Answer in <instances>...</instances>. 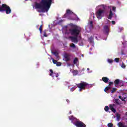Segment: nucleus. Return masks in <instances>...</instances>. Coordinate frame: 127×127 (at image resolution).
Instances as JSON below:
<instances>
[{
  "instance_id": "1",
  "label": "nucleus",
  "mask_w": 127,
  "mask_h": 127,
  "mask_svg": "<svg viewBox=\"0 0 127 127\" xmlns=\"http://www.w3.org/2000/svg\"><path fill=\"white\" fill-rule=\"evenodd\" d=\"M53 0H41L40 3L36 2L35 4V8H39L41 9V11H38L39 12H47L51 4H52V1Z\"/></svg>"
},
{
  "instance_id": "2",
  "label": "nucleus",
  "mask_w": 127,
  "mask_h": 127,
  "mask_svg": "<svg viewBox=\"0 0 127 127\" xmlns=\"http://www.w3.org/2000/svg\"><path fill=\"white\" fill-rule=\"evenodd\" d=\"M69 120L71 121L72 124H73L75 127H86V125L83 122L80 121L78 119L76 118L71 116L69 117Z\"/></svg>"
},
{
  "instance_id": "3",
  "label": "nucleus",
  "mask_w": 127,
  "mask_h": 127,
  "mask_svg": "<svg viewBox=\"0 0 127 127\" xmlns=\"http://www.w3.org/2000/svg\"><path fill=\"white\" fill-rule=\"evenodd\" d=\"M69 31L72 36H78L81 32V28L76 26L74 28L70 29Z\"/></svg>"
},
{
  "instance_id": "4",
  "label": "nucleus",
  "mask_w": 127,
  "mask_h": 127,
  "mask_svg": "<svg viewBox=\"0 0 127 127\" xmlns=\"http://www.w3.org/2000/svg\"><path fill=\"white\" fill-rule=\"evenodd\" d=\"M4 11H5L6 14H9L11 13V9L6 4H2L0 6V12H4Z\"/></svg>"
},
{
  "instance_id": "5",
  "label": "nucleus",
  "mask_w": 127,
  "mask_h": 127,
  "mask_svg": "<svg viewBox=\"0 0 127 127\" xmlns=\"http://www.w3.org/2000/svg\"><path fill=\"white\" fill-rule=\"evenodd\" d=\"M77 88H79V92H81L82 90H86V87L89 86V84L86 82L81 81V83L76 84Z\"/></svg>"
},
{
  "instance_id": "6",
  "label": "nucleus",
  "mask_w": 127,
  "mask_h": 127,
  "mask_svg": "<svg viewBox=\"0 0 127 127\" xmlns=\"http://www.w3.org/2000/svg\"><path fill=\"white\" fill-rule=\"evenodd\" d=\"M70 14H74V12L72 11L70 9H67L66 13L64 14L63 18H68V19H71V20H74V18H69V15Z\"/></svg>"
},
{
  "instance_id": "7",
  "label": "nucleus",
  "mask_w": 127,
  "mask_h": 127,
  "mask_svg": "<svg viewBox=\"0 0 127 127\" xmlns=\"http://www.w3.org/2000/svg\"><path fill=\"white\" fill-rule=\"evenodd\" d=\"M105 11L104 10L100 9L96 12V16L99 19H101L104 15Z\"/></svg>"
},
{
  "instance_id": "8",
  "label": "nucleus",
  "mask_w": 127,
  "mask_h": 127,
  "mask_svg": "<svg viewBox=\"0 0 127 127\" xmlns=\"http://www.w3.org/2000/svg\"><path fill=\"white\" fill-rule=\"evenodd\" d=\"M70 56H71L69 54L65 53L64 54V58L65 59V61L66 62H68V61H70V60H71V58H70Z\"/></svg>"
},
{
  "instance_id": "9",
  "label": "nucleus",
  "mask_w": 127,
  "mask_h": 127,
  "mask_svg": "<svg viewBox=\"0 0 127 127\" xmlns=\"http://www.w3.org/2000/svg\"><path fill=\"white\" fill-rule=\"evenodd\" d=\"M115 107H116V104H110L109 105L110 109L113 112V113H116L117 110L115 109Z\"/></svg>"
},
{
  "instance_id": "10",
  "label": "nucleus",
  "mask_w": 127,
  "mask_h": 127,
  "mask_svg": "<svg viewBox=\"0 0 127 127\" xmlns=\"http://www.w3.org/2000/svg\"><path fill=\"white\" fill-rule=\"evenodd\" d=\"M72 42H78V36H71L70 37Z\"/></svg>"
},
{
  "instance_id": "11",
  "label": "nucleus",
  "mask_w": 127,
  "mask_h": 127,
  "mask_svg": "<svg viewBox=\"0 0 127 127\" xmlns=\"http://www.w3.org/2000/svg\"><path fill=\"white\" fill-rule=\"evenodd\" d=\"M122 83V81H120V79H117L114 81L115 86L118 87V85L121 84Z\"/></svg>"
},
{
  "instance_id": "12",
  "label": "nucleus",
  "mask_w": 127,
  "mask_h": 127,
  "mask_svg": "<svg viewBox=\"0 0 127 127\" xmlns=\"http://www.w3.org/2000/svg\"><path fill=\"white\" fill-rule=\"evenodd\" d=\"M110 79H109V78L107 77H103L102 78V81H103L104 83H106V84L108 83Z\"/></svg>"
},
{
  "instance_id": "13",
  "label": "nucleus",
  "mask_w": 127,
  "mask_h": 127,
  "mask_svg": "<svg viewBox=\"0 0 127 127\" xmlns=\"http://www.w3.org/2000/svg\"><path fill=\"white\" fill-rule=\"evenodd\" d=\"M104 29L106 32V33L108 35L109 34V26H108V25H106L104 27Z\"/></svg>"
},
{
  "instance_id": "14",
  "label": "nucleus",
  "mask_w": 127,
  "mask_h": 127,
  "mask_svg": "<svg viewBox=\"0 0 127 127\" xmlns=\"http://www.w3.org/2000/svg\"><path fill=\"white\" fill-rule=\"evenodd\" d=\"M113 14L114 13H113V11H112V9H110L109 15L108 16V19H112Z\"/></svg>"
},
{
  "instance_id": "15",
  "label": "nucleus",
  "mask_w": 127,
  "mask_h": 127,
  "mask_svg": "<svg viewBox=\"0 0 127 127\" xmlns=\"http://www.w3.org/2000/svg\"><path fill=\"white\" fill-rule=\"evenodd\" d=\"M114 103L116 105H121V100H120L119 99H115L114 100Z\"/></svg>"
},
{
  "instance_id": "16",
  "label": "nucleus",
  "mask_w": 127,
  "mask_h": 127,
  "mask_svg": "<svg viewBox=\"0 0 127 127\" xmlns=\"http://www.w3.org/2000/svg\"><path fill=\"white\" fill-rule=\"evenodd\" d=\"M118 126L119 127H127V126L125 125L124 124V123H122V122H119L118 124Z\"/></svg>"
},
{
  "instance_id": "17",
  "label": "nucleus",
  "mask_w": 127,
  "mask_h": 127,
  "mask_svg": "<svg viewBox=\"0 0 127 127\" xmlns=\"http://www.w3.org/2000/svg\"><path fill=\"white\" fill-rule=\"evenodd\" d=\"M79 73V72L77 70H74L72 71V74L73 76H76V75H78Z\"/></svg>"
},
{
  "instance_id": "18",
  "label": "nucleus",
  "mask_w": 127,
  "mask_h": 127,
  "mask_svg": "<svg viewBox=\"0 0 127 127\" xmlns=\"http://www.w3.org/2000/svg\"><path fill=\"white\" fill-rule=\"evenodd\" d=\"M110 89H111V87L110 86H107L105 89H104V91L107 93V91H109V90H110Z\"/></svg>"
},
{
  "instance_id": "19",
  "label": "nucleus",
  "mask_w": 127,
  "mask_h": 127,
  "mask_svg": "<svg viewBox=\"0 0 127 127\" xmlns=\"http://www.w3.org/2000/svg\"><path fill=\"white\" fill-rule=\"evenodd\" d=\"M78 58H75L73 60V64H77V62H78Z\"/></svg>"
},
{
  "instance_id": "20",
  "label": "nucleus",
  "mask_w": 127,
  "mask_h": 127,
  "mask_svg": "<svg viewBox=\"0 0 127 127\" xmlns=\"http://www.w3.org/2000/svg\"><path fill=\"white\" fill-rule=\"evenodd\" d=\"M52 77H59V74H58V73H54V74H53V75H52Z\"/></svg>"
},
{
  "instance_id": "21",
  "label": "nucleus",
  "mask_w": 127,
  "mask_h": 127,
  "mask_svg": "<svg viewBox=\"0 0 127 127\" xmlns=\"http://www.w3.org/2000/svg\"><path fill=\"white\" fill-rule=\"evenodd\" d=\"M116 91H117V88L115 87L113 88V89L111 90L112 94H113V93H115Z\"/></svg>"
},
{
  "instance_id": "22",
  "label": "nucleus",
  "mask_w": 127,
  "mask_h": 127,
  "mask_svg": "<svg viewBox=\"0 0 127 127\" xmlns=\"http://www.w3.org/2000/svg\"><path fill=\"white\" fill-rule=\"evenodd\" d=\"M54 74V72H53V70L52 69L50 70V76H52Z\"/></svg>"
},
{
  "instance_id": "23",
  "label": "nucleus",
  "mask_w": 127,
  "mask_h": 127,
  "mask_svg": "<svg viewBox=\"0 0 127 127\" xmlns=\"http://www.w3.org/2000/svg\"><path fill=\"white\" fill-rule=\"evenodd\" d=\"M39 30H40V33H42V25H41L39 28Z\"/></svg>"
},
{
  "instance_id": "24",
  "label": "nucleus",
  "mask_w": 127,
  "mask_h": 127,
  "mask_svg": "<svg viewBox=\"0 0 127 127\" xmlns=\"http://www.w3.org/2000/svg\"><path fill=\"white\" fill-rule=\"evenodd\" d=\"M104 110L105 112H109V106H105Z\"/></svg>"
},
{
  "instance_id": "25",
  "label": "nucleus",
  "mask_w": 127,
  "mask_h": 127,
  "mask_svg": "<svg viewBox=\"0 0 127 127\" xmlns=\"http://www.w3.org/2000/svg\"><path fill=\"white\" fill-rule=\"evenodd\" d=\"M108 86L109 87H111V86H114V82L111 81L109 82Z\"/></svg>"
},
{
  "instance_id": "26",
  "label": "nucleus",
  "mask_w": 127,
  "mask_h": 127,
  "mask_svg": "<svg viewBox=\"0 0 127 127\" xmlns=\"http://www.w3.org/2000/svg\"><path fill=\"white\" fill-rule=\"evenodd\" d=\"M107 126L108 127H114V124H113V123H109L107 125Z\"/></svg>"
},
{
  "instance_id": "27",
  "label": "nucleus",
  "mask_w": 127,
  "mask_h": 127,
  "mask_svg": "<svg viewBox=\"0 0 127 127\" xmlns=\"http://www.w3.org/2000/svg\"><path fill=\"white\" fill-rule=\"evenodd\" d=\"M57 66H61V65H62V64H61V62H57L56 64Z\"/></svg>"
},
{
  "instance_id": "28",
  "label": "nucleus",
  "mask_w": 127,
  "mask_h": 127,
  "mask_svg": "<svg viewBox=\"0 0 127 127\" xmlns=\"http://www.w3.org/2000/svg\"><path fill=\"white\" fill-rule=\"evenodd\" d=\"M94 38H93V37L91 36L90 38H89V40L90 42H93V39Z\"/></svg>"
},
{
  "instance_id": "29",
  "label": "nucleus",
  "mask_w": 127,
  "mask_h": 127,
  "mask_svg": "<svg viewBox=\"0 0 127 127\" xmlns=\"http://www.w3.org/2000/svg\"><path fill=\"white\" fill-rule=\"evenodd\" d=\"M115 61L117 63H118V62H119L120 61V59L119 58H115Z\"/></svg>"
},
{
  "instance_id": "30",
  "label": "nucleus",
  "mask_w": 127,
  "mask_h": 127,
  "mask_svg": "<svg viewBox=\"0 0 127 127\" xmlns=\"http://www.w3.org/2000/svg\"><path fill=\"white\" fill-rule=\"evenodd\" d=\"M70 47H72V48H76V45H75V44L72 43L71 44Z\"/></svg>"
},
{
  "instance_id": "31",
  "label": "nucleus",
  "mask_w": 127,
  "mask_h": 127,
  "mask_svg": "<svg viewBox=\"0 0 127 127\" xmlns=\"http://www.w3.org/2000/svg\"><path fill=\"white\" fill-rule=\"evenodd\" d=\"M113 60H112V59H108V63H113Z\"/></svg>"
},
{
  "instance_id": "32",
  "label": "nucleus",
  "mask_w": 127,
  "mask_h": 127,
  "mask_svg": "<svg viewBox=\"0 0 127 127\" xmlns=\"http://www.w3.org/2000/svg\"><path fill=\"white\" fill-rule=\"evenodd\" d=\"M127 99V98H126V97H124V98H122L121 99V100H122V101H123V102H126V99Z\"/></svg>"
},
{
  "instance_id": "33",
  "label": "nucleus",
  "mask_w": 127,
  "mask_h": 127,
  "mask_svg": "<svg viewBox=\"0 0 127 127\" xmlns=\"http://www.w3.org/2000/svg\"><path fill=\"white\" fill-rule=\"evenodd\" d=\"M117 118L118 120H120V119H121V115L117 114Z\"/></svg>"
},
{
  "instance_id": "34",
  "label": "nucleus",
  "mask_w": 127,
  "mask_h": 127,
  "mask_svg": "<svg viewBox=\"0 0 127 127\" xmlns=\"http://www.w3.org/2000/svg\"><path fill=\"white\" fill-rule=\"evenodd\" d=\"M57 61H56V60H54V59H53V63L54 64H57Z\"/></svg>"
},
{
  "instance_id": "35",
  "label": "nucleus",
  "mask_w": 127,
  "mask_h": 127,
  "mask_svg": "<svg viewBox=\"0 0 127 127\" xmlns=\"http://www.w3.org/2000/svg\"><path fill=\"white\" fill-rule=\"evenodd\" d=\"M116 8H117L116 7L112 6V10H113V11H116Z\"/></svg>"
},
{
  "instance_id": "36",
  "label": "nucleus",
  "mask_w": 127,
  "mask_h": 127,
  "mask_svg": "<svg viewBox=\"0 0 127 127\" xmlns=\"http://www.w3.org/2000/svg\"><path fill=\"white\" fill-rule=\"evenodd\" d=\"M54 55H55V56H56V57H58V53H57V52H55L53 53Z\"/></svg>"
},
{
  "instance_id": "37",
  "label": "nucleus",
  "mask_w": 127,
  "mask_h": 127,
  "mask_svg": "<svg viewBox=\"0 0 127 127\" xmlns=\"http://www.w3.org/2000/svg\"><path fill=\"white\" fill-rule=\"evenodd\" d=\"M44 36L45 37H47V36H48V35H47V34H46V32H44Z\"/></svg>"
},
{
  "instance_id": "38",
  "label": "nucleus",
  "mask_w": 127,
  "mask_h": 127,
  "mask_svg": "<svg viewBox=\"0 0 127 127\" xmlns=\"http://www.w3.org/2000/svg\"><path fill=\"white\" fill-rule=\"evenodd\" d=\"M126 67V64H124V63L122 64V67L125 68Z\"/></svg>"
},
{
  "instance_id": "39",
  "label": "nucleus",
  "mask_w": 127,
  "mask_h": 127,
  "mask_svg": "<svg viewBox=\"0 0 127 127\" xmlns=\"http://www.w3.org/2000/svg\"><path fill=\"white\" fill-rule=\"evenodd\" d=\"M119 85L122 86H124V83H123V81H122V83L121 84H119Z\"/></svg>"
},
{
  "instance_id": "40",
  "label": "nucleus",
  "mask_w": 127,
  "mask_h": 127,
  "mask_svg": "<svg viewBox=\"0 0 127 127\" xmlns=\"http://www.w3.org/2000/svg\"><path fill=\"white\" fill-rule=\"evenodd\" d=\"M74 90H75V88H74V87H72V88L70 89V91L71 92H73Z\"/></svg>"
},
{
  "instance_id": "41",
  "label": "nucleus",
  "mask_w": 127,
  "mask_h": 127,
  "mask_svg": "<svg viewBox=\"0 0 127 127\" xmlns=\"http://www.w3.org/2000/svg\"><path fill=\"white\" fill-rule=\"evenodd\" d=\"M112 24H116V21H112Z\"/></svg>"
},
{
  "instance_id": "42",
  "label": "nucleus",
  "mask_w": 127,
  "mask_h": 127,
  "mask_svg": "<svg viewBox=\"0 0 127 127\" xmlns=\"http://www.w3.org/2000/svg\"><path fill=\"white\" fill-rule=\"evenodd\" d=\"M93 25L92 24L90 25V28H93Z\"/></svg>"
},
{
  "instance_id": "43",
  "label": "nucleus",
  "mask_w": 127,
  "mask_h": 127,
  "mask_svg": "<svg viewBox=\"0 0 127 127\" xmlns=\"http://www.w3.org/2000/svg\"><path fill=\"white\" fill-rule=\"evenodd\" d=\"M90 25H91V24H93V21H90Z\"/></svg>"
},
{
  "instance_id": "44",
  "label": "nucleus",
  "mask_w": 127,
  "mask_h": 127,
  "mask_svg": "<svg viewBox=\"0 0 127 127\" xmlns=\"http://www.w3.org/2000/svg\"><path fill=\"white\" fill-rule=\"evenodd\" d=\"M119 99H120V100H121V99H122V96H119Z\"/></svg>"
},
{
  "instance_id": "45",
  "label": "nucleus",
  "mask_w": 127,
  "mask_h": 127,
  "mask_svg": "<svg viewBox=\"0 0 127 127\" xmlns=\"http://www.w3.org/2000/svg\"><path fill=\"white\" fill-rule=\"evenodd\" d=\"M87 70H88V71H90V68H87Z\"/></svg>"
},
{
  "instance_id": "46",
  "label": "nucleus",
  "mask_w": 127,
  "mask_h": 127,
  "mask_svg": "<svg viewBox=\"0 0 127 127\" xmlns=\"http://www.w3.org/2000/svg\"><path fill=\"white\" fill-rule=\"evenodd\" d=\"M82 71H84V70H85V69L83 68V69H82Z\"/></svg>"
},
{
  "instance_id": "47",
  "label": "nucleus",
  "mask_w": 127,
  "mask_h": 127,
  "mask_svg": "<svg viewBox=\"0 0 127 127\" xmlns=\"http://www.w3.org/2000/svg\"><path fill=\"white\" fill-rule=\"evenodd\" d=\"M123 45H124L125 44L124 43V42L122 43Z\"/></svg>"
},
{
  "instance_id": "48",
  "label": "nucleus",
  "mask_w": 127,
  "mask_h": 127,
  "mask_svg": "<svg viewBox=\"0 0 127 127\" xmlns=\"http://www.w3.org/2000/svg\"><path fill=\"white\" fill-rule=\"evenodd\" d=\"M66 101H67V102H69V100H66Z\"/></svg>"
},
{
  "instance_id": "49",
  "label": "nucleus",
  "mask_w": 127,
  "mask_h": 127,
  "mask_svg": "<svg viewBox=\"0 0 127 127\" xmlns=\"http://www.w3.org/2000/svg\"><path fill=\"white\" fill-rule=\"evenodd\" d=\"M62 21H63V20H61V21H60V22H62Z\"/></svg>"
},
{
  "instance_id": "50",
  "label": "nucleus",
  "mask_w": 127,
  "mask_h": 127,
  "mask_svg": "<svg viewBox=\"0 0 127 127\" xmlns=\"http://www.w3.org/2000/svg\"><path fill=\"white\" fill-rule=\"evenodd\" d=\"M96 39H98V37H96Z\"/></svg>"
},
{
  "instance_id": "51",
  "label": "nucleus",
  "mask_w": 127,
  "mask_h": 127,
  "mask_svg": "<svg viewBox=\"0 0 127 127\" xmlns=\"http://www.w3.org/2000/svg\"><path fill=\"white\" fill-rule=\"evenodd\" d=\"M125 43H127V41H126V42H125Z\"/></svg>"
},
{
  "instance_id": "52",
  "label": "nucleus",
  "mask_w": 127,
  "mask_h": 127,
  "mask_svg": "<svg viewBox=\"0 0 127 127\" xmlns=\"http://www.w3.org/2000/svg\"><path fill=\"white\" fill-rule=\"evenodd\" d=\"M0 3H1V2L0 1Z\"/></svg>"
},
{
  "instance_id": "53",
  "label": "nucleus",
  "mask_w": 127,
  "mask_h": 127,
  "mask_svg": "<svg viewBox=\"0 0 127 127\" xmlns=\"http://www.w3.org/2000/svg\"><path fill=\"white\" fill-rule=\"evenodd\" d=\"M69 114H71V112H70L69 113Z\"/></svg>"
},
{
  "instance_id": "54",
  "label": "nucleus",
  "mask_w": 127,
  "mask_h": 127,
  "mask_svg": "<svg viewBox=\"0 0 127 127\" xmlns=\"http://www.w3.org/2000/svg\"><path fill=\"white\" fill-rule=\"evenodd\" d=\"M123 39L125 40V38H123Z\"/></svg>"
},
{
  "instance_id": "55",
  "label": "nucleus",
  "mask_w": 127,
  "mask_h": 127,
  "mask_svg": "<svg viewBox=\"0 0 127 127\" xmlns=\"http://www.w3.org/2000/svg\"><path fill=\"white\" fill-rule=\"evenodd\" d=\"M82 56H84V55H82Z\"/></svg>"
},
{
  "instance_id": "56",
  "label": "nucleus",
  "mask_w": 127,
  "mask_h": 127,
  "mask_svg": "<svg viewBox=\"0 0 127 127\" xmlns=\"http://www.w3.org/2000/svg\"><path fill=\"white\" fill-rule=\"evenodd\" d=\"M40 15H41V14H40Z\"/></svg>"
}]
</instances>
